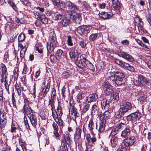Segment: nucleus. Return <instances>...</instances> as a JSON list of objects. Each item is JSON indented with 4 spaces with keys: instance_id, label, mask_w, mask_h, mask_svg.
I'll return each mask as SVG.
<instances>
[{
    "instance_id": "37998d69",
    "label": "nucleus",
    "mask_w": 151,
    "mask_h": 151,
    "mask_svg": "<svg viewBox=\"0 0 151 151\" xmlns=\"http://www.w3.org/2000/svg\"><path fill=\"white\" fill-rule=\"evenodd\" d=\"M18 72H19L18 68L17 67H15L14 68V69L13 71L14 78H15V79L17 78L18 76V75H19Z\"/></svg>"
},
{
    "instance_id": "f8f14e48",
    "label": "nucleus",
    "mask_w": 151,
    "mask_h": 151,
    "mask_svg": "<svg viewBox=\"0 0 151 151\" xmlns=\"http://www.w3.org/2000/svg\"><path fill=\"white\" fill-rule=\"evenodd\" d=\"M110 112L108 111H106L103 113H101L98 114L100 121H104L106 122V120L110 118L111 116Z\"/></svg>"
},
{
    "instance_id": "69168bd1",
    "label": "nucleus",
    "mask_w": 151,
    "mask_h": 151,
    "mask_svg": "<svg viewBox=\"0 0 151 151\" xmlns=\"http://www.w3.org/2000/svg\"><path fill=\"white\" fill-rule=\"evenodd\" d=\"M79 45L82 48H84L86 47V44L84 40H82L80 41Z\"/></svg>"
},
{
    "instance_id": "c756f323",
    "label": "nucleus",
    "mask_w": 151,
    "mask_h": 151,
    "mask_svg": "<svg viewBox=\"0 0 151 151\" xmlns=\"http://www.w3.org/2000/svg\"><path fill=\"white\" fill-rule=\"evenodd\" d=\"M130 133V130L129 128L126 127L124 129L122 132L121 136L122 137H125L129 135Z\"/></svg>"
},
{
    "instance_id": "cd10ccee",
    "label": "nucleus",
    "mask_w": 151,
    "mask_h": 151,
    "mask_svg": "<svg viewBox=\"0 0 151 151\" xmlns=\"http://www.w3.org/2000/svg\"><path fill=\"white\" fill-rule=\"evenodd\" d=\"M109 101L106 99H103L101 101L102 109H105L106 107L108 108L109 106Z\"/></svg>"
},
{
    "instance_id": "79ce46f5",
    "label": "nucleus",
    "mask_w": 151,
    "mask_h": 151,
    "mask_svg": "<svg viewBox=\"0 0 151 151\" xmlns=\"http://www.w3.org/2000/svg\"><path fill=\"white\" fill-rule=\"evenodd\" d=\"M126 124L124 123H121L116 125V127L120 131L123 129H124L126 127Z\"/></svg>"
},
{
    "instance_id": "052dcab7",
    "label": "nucleus",
    "mask_w": 151,
    "mask_h": 151,
    "mask_svg": "<svg viewBox=\"0 0 151 151\" xmlns=\"http://www.w3.org/2000/svg\"><path fill=\"white\" fill-rule=\"evenodd\" d=\"M115 62L117 64H118L122 67V66L124 62L119 59H116L115 60Z\"/></svg>"
},
{
    "instance_id": "423d86ee",
    "label": "nucleus",
    "mask_w": 151,
    "mask_h": 151,
    "mask_svg": "<svg viewBox=\"0 0 151 151\" xmlns=\"http://www.w3.org/2000/svg\"><path fill=\"white\" fill-rule=\"evenodd\" d=\"M87 129L91 134H93L94 131L97 129V123H95L92 118L90 119L88 122Z\"/></svg>"
},
{
    "instance_id": "5fc2aeb1",
    "label": "nucleus",
    "mask_w": 151,
    "mask_h": 151,
    "mask_svg": "<svg viewBox=\"0 0 151 151\" xmlns=\"http://www.w3.org/2000/svg\"><path fill=\"white\" fill-rule=\"evenodd\" d=\"M139 100L140 101V103L143 104L144 101H146L147 100V96L144 95L140 97L139 98Z\"/></svg>"
},
{
    "instance_id": "b1692460",
    "label": "nucleus",
    "mask_w": 151,
    "mask_h": 151,
    "mask_svg": "<svg viewBox=\"0 0 151 151\" xmlns=\"http://www.w3.org/2000/svg\"><path fill=\"white\" fill-rule=\"evenodd\" d=\"M75 48L72 47V50L69 52V55L70 58L72 59H76L77 57H79L78 55L77 50H75Z\"/></svg>"
},
{
    "instance_id": "39448f33",
    "label": "nucleus",
    "mask_w": 151,
    "mask_h": 151,
    "mask_svg": "<svg viewBox=\"0 0 151 151\" xmlns=\"http://www.w3.org/2000/svg\"><path fill=\"white\" fill-rule=\"evenodd\" d=\"M132 108L131 104L125 101H123L120 104V109L124 113L131 109Z\"/></svg>"
},
{
    "instance_id": "1a4fd4ad",
    "label": "nucleus",
    "mask_w": 151,
    "mask_h": 151,
    "mask_svg": "<svg viewBox=\"0 0 151 151\" xmlns=\"http://www.w3.org/2000/svg\"><path fill=\"white\" fill-rule=\"evenodd\" d=\"M142 116V114L139 112L133 113L127 116V120L129 121H136L139 120Z\"/></svg>"
},
{
    "instance_id": "603ef678",
    "label": "nucleus",
    "mask_w": 151,
    "mask_h": 151,
    "mask_svg": "<svg viewBox=\"0 0 151 151\" xmlns=\"http://www.w3.org/2000/svg\"><path fill=\"white\" fill-rule=\"evenodd\" d=\"M98 34L94 33L91 35L89 36V39L91 41H94L97 38Z\"/></svg>"
},
{
    "instance_id": "2eb2a0df",
    "label": "nucleus",
    "mask_w": 151,
    "mask_h": 151,
    "mask_svg": "<svg viewBox=\"0 0 151 151\" xmlns=\"http://www.w3.org/2000/svg\"><path fill=\"white\" fill-rule=\"evenodd\" d=\"M29 119L31 125L33 127L35 128L38 124L37 117L36 114L30 115V116H29Z\"/></svg>"
},
{
    "instance_id": "dca6fc26",
    "label": "nucleus",
    "mask_w": 151,
    "mask_h": 151,
    "mask_svg": "<svg viewBox=\"0 0 151 151\" xmlns=\"http://www.w3.org/2000/svg\"><path fill=\"white\" fill-rule=\"evenodd\" d=\"M81 130L79 128H76L74 134V141L76 144L78 143V140L81 138Z\"/></svg>"
},
{
    "instance_id": "338daca9",
    "label": "nucleus",
    "mask_w": 151,
    "mask_h": 151,
    "mask_svg": "<svg viewBox=\"0 0 151 151\" xmlns=\"http://www.w3.org/2000/svg\"><path fill=\"white\" fill-rule=\"evenodd\" d=\"M146 19L150 24V25L151 26V14H148L146 16Z\"/></svg>"
},
{
    "instance_id": "3c124183",
    "label": "nucleus",
    "mask_w": 151,
    "mask_h": 151,
    "mask_svg": "<svg viewBox=\"0 0 151 151\" xmlns=\"http://www.w3.org/2000/svg\"><path fill=\"white\" fill-rule=\"evenodd\" d=\"M52 116L55 120V121L57 122V119H58L59 116L58 115V114L57 111L55 110L52 112Z\"/></svg>"
},
{
    "instance_id": "680f3d73",
    "label": "nucleus",
    "mask_w": 151,
    "mask_h": 151,
    "mask_svg": "<svg viewBox=\"0 0 151 151\" xmlns=\"http://www.w3.org/2000/svg\"><path fill=\"white\" fill-rule=\"evenodd\" d=\"M0 119H6V113L4 112H2L0 113Z\"/></svg>"
},
{
    "instance_id": "0eeeda50",
    "label": "nucleus",
    "mask_w": 151,
    "mask_h": 151,
    "mask_svg": "<svg viewBox=\"0 0 151 151\" xmlns=\"http://www.w3.org/2000/svg\"><path fill=\"white\" fill-rule=\"evenodd\" d=\"M102 86L105 93L107 95L110 94L114 89L113 87L108 82H104L103 83Z\"/></svg>"
},
{
    "instance_id": "c85d7f7f",
    "label": "nucleus",
    "mask_w": 151,
    "mask_h": 151,
    "mask_svg": "<svg viewBox=\"0 0 151 151\" xmlns=\"http://www.w3.org/2000/svg\"><path fill=\"white\" fill-rule=\"evenodd\" d=\"M119 92L117 91L112 93L111 95L110 100L111 99V101H116L119 99Z\"/></svg>"
},
{
    "instance_id": "c03bdc74",
    "label": "nucleus",
    "mask_w": 151,
    "mask_h": 151,
    "mask_svg": "<svg viewBox=\"0 0 151 151\" xmlns=\"http://www.w3.org/2000/svg\"><path fill=\"white\" fill-rule=\"evenodd\" d=\"M71 21L72 22L73 20L74 21L76 19L78 18V17H79V16H81V15L80 14H77L76 13H73V14H71Z\"/></svg>"
},
{
    "instance_id": "4468645a",
    "label": "nucleus",
    "mask_w": 151,
    "mask_h": 151,
    "mask_svg": "<svg viewBox=\"0 0 151 151\" xmlns=\"http://www.w3.org/2000/svg\"><path fill=\"white\" fill-rule=\"evenodd\" d=\"M71 16L70 14H68L65 16L62 22V24L63 27H65L68 25L71 22Z\"/></svg>"
},
{
    "instance_id": "9d476101",
    "label": "nucleus",
    "mask_w": 151,
    "mask_h": 151,
    "mask_svg": "<svg viewBox=\"0 0 151 151\" xmlns=\"http://www.w3.org/2000/svg\"><path fill=\"white\" fill-rule=\"evenodd\" d=\"M22 111H23V113L24 114V116H26L27 115L28 117L30 115L35 114V113L31 109L29 105L27 106L26 104H24Z\"/></svg>"
},
{
    "instance_id": "bb28decb",
    "label": "nucleus",
    "mask_w": 151,
    "mask_h": 151,
    "mask_svg": "<svg viewBox=\"0 0 151 151\" xmlns=\"http://www.w3.org/2000/svg\"><path fill=\"white\" fill-rule=\"evenodd\" d=\"M70 134L67 132L64 137V140H62L61 141L65 142L68 145H70L72 141L70 139Z\"/></svg>"
},
{
    "instance_id": "ea45409f",
    "label": "nucleus",
    "mask_w": 151,
    "mask_h": 151,
    "mask_svg": "<svg viewBox=\"0 0 151 151\" xmlns=\"http://www.w3.org/2000/svg\"><path fill=\"white\" fill-rule=\"evenodd\" d=\"M85 67L91 70L93 72L95 70V68L93 65L88 60Z\"/></svg>"
},
{
    "instance_id": "473e14b6",
    "label": "nucleus",
    "mask_w": 151,
    "mask_h": 151,
    "mask_svg": "<svg viewBox=\"0 0 151 151\" xmlns=\"http://www.w3.org/2000/svg\"><path fill=\"white\" fill-rule=\"evenodd\" d=\"M111 145L113 147H116L118 143V139L117 137H113L111 139Z\"/></svg>"
},
{
    "instance_id": "aec40b11",
    "label": "nucleus",
    "mask_w": 151,
    "mask_h": 151,
    "mask_svg": "<svg viewBox=\"0 0 151 151\" xmlns=\"http://www.w3.org/2000/svg\"><path fill=\"white\" fill-rule=\"evenodd\" d=\"M66 4L69 11L71 12H75L77 11V6L73 3L70 1H68L66 2Z\"/></svg>"
},
{
    "instance_id": "4c0bfd02",
    "label": "nucleus",
    "mask_w": 151,
    "mask_h": 151,
    "mask_svg": "<svg viewBox=\"0 0 151 151\" xmlns=\"http://www.w3.org/2000/svg\"><path fill=\"white\" fill-rule=\"evenodd\" d=\"M63 16V15L61 14H60L58 12H56L54 13L53 18L55 20L58 21L61 19L62 18Z\"/></svg>"
},
{
    "instance_id": "2f4dec72",
    "label": "nucleus",
    "mask_w": 151,
    "mask_h": 151,
    "mask_svg": "<svg viewBox=\"0 0 151 151\" xmlns=\"http://www.w3.org/2000/svg\"><path fill=\"white\" fill-rule=\"evenodd\" d=\"M106 123V122L104 121H100L98 129L99 133L102 132L104 130Z\"/></svg>"
},
{
    "instance_id": "8fccbe9b",
    "label": "nucleus",
    "mask_w": 151,
    "mask_h": 151,
    "mask_svg": "<svg viewBox=\"0 0 151 151\" xmlns=\"http://www.w3.org/2000/svg\"><path fill=\"white\" fill-rule=\"evenodd\" d=\"M45 87L46 88L45 90L44 91L43 93V96L44 97H45L46 96L47 93L49 91V88H50V84H48V83Z\"/></svg>"
},
{
    "instance_id": "a878e982",
    "label": "nucleus",
    "mask_w": 151,
    "mask_h": 151,
    "mask_svg": "<svg viewBox=\"0 0 151 151\" xmlns=\"http://www.w3.org/2000/svg\"><path fill=\"white\" fill-rule=\"evenodd\" d=\"M18 128V125L15 121H12L11 125V132L12 133H16V130Z\"/></svg>"
},
{
    "instance_id": "de8ad7c7",
    "label": "nucleus",
    "mask_w": 151,
    "mask_h": 151,
    "mask_svg": "<svg viewBox=\"0 0 151 151\" xmlns=\"http://www.w3.org/2000/svg\"><path fill=\"white\" fill-rule=\"evenodd\" d=\"M68 39L67 40V43L69 46H72L73 45V43L72 42V37L70 36H67Z\"/></svg>"
},
{
    "instance_id": "4be33fe9",
    "label": "nucleus",
    "mask_w": 151,
    "mask_h": 151,
    "mask_svg": "<svg viewBox=\"0 0 151 151\" xmlns=\"http://www.w3.org/2000/svg\"><path fill=\"white\" fill-rule=\"evenodd\" d=\"M0 73L1 76H8L6 68L5 65L3 63L0 64Z\"/></svg>"
},
{
    "instance_id": "72a5a7b5",
    "label": "nucleus",
    "mask_w": 151,
    "mask_h": 151,
    "mask_svg": "<svg viewBox=\"0 0 151 151\" xmlns=\"http://www.w3.org/2000/svg\"><path fill=\"white\" fill-rule=\"evenodd\" d=\"M19 144L21 147L23 151L26 150L27 144L22 139H19Z\"/></svg>"
},
{
    "instance_id": "6e6552de",
    "label": "nucleus",
    "mask_w": 151,
    "mask_h": 151,
    "mask_svg": "<svg viewBox=\"0 0 151 151\" xmlns=\"http://www.w3.org/2000/svg\"><path fill=\"white\" fill-rule=\"evenodd\" d=\"M136 141V138L134 136H130L129 137L126 138L123 140V143L126 147L131 146Z\"/></svg>"
},
{
    "instance_id": "412c9836",
    "label": "nucleus",
    "mask_w": 151,
    "mask_h": 151,
    "mask_svg": "<svg viewBox=\"0 0 151 151\" xmlns=\"http://www.w3.org/2000/svg\"><path fill=\"white\" fill-rule=\"evenodd\" d=\"M100 17L104 19H108L110 18L112 15V14L111 12H102L99 13Z\"/></svg>"
},
{
    "instance_id": "a18cd8bd",
    "label": "nucleus",
    "mask_w": 151,
    "mask_h": 151,
    "mask_svg": "<svg viewBox=\"0 0 151 151\" xmlns=\"http://www.w3.org/2000/svg\"><path fill=\"white\" fill-rule=\"evenodd\" d=\"M85 97V94L81 92H79L77 96V101L79 102Z\"/></svg>"
},
{
    "instance_id": "e433bc0d",
    "label": "nucleus",
    "mask_w": 151,
    "mask_h": 151,
    "mask_svg": "<svg viewBox=\"0 0 151 151\" xmlns=\"http://www.w3.org/2000/svg\"><path fill=\"white\" fill-rule=\"evenodd\" d=\"M98 108L96 104H94L92 106L91 112V115L92 116H93L97 113L98 111Z\"/></svg>"
},
{
    "instance_id": "f257e3e1",
    "label": "nucleus",
    "mask_w": 151,
    "mask_h": 151,
    "mask_svg": "<svg viewBox=\"0 0 151 151\" xmlns=\"http://www.w3.org/2000/svg\"><path fill=\"white\" fill-rule=\"evenodd\" d=\"M124 75L121 71H114L111 73L108 78L109 79L113 82L118 85H120L124 83L123 80Z\"/></svg>"
},
{
    "instance_id": "7ed1b4c3",
    "label": "nucleus",
    "mask_w": 151,
    "mask_h": 151,
    "mask_svg": "<svg viewBox=\"0 0 151 151\" xmlns=\"http://www.w3.org/2000/svg\"><path fill=\"white\" fill-rule=\"evenodd\" d=\"M91 29V27L90 25L81 26L78 27L75 31L76 32L81 35L88 32Z\"/></svg>"
},
{
    "instance_id": "0e129e2a",
    "label": "nucleus",
    "mask_w": 151,
    "mask_h": 151,
    "mask_svg": "<svg viewBox=\"0 0 151 151\" xmlns=\"http://www.w3.org/2000/svg\"><path fill=\"white\" fill-rule=\"evenodd\" d=\"M54 103L53 102V100L52 99H50L49 100V104L47 106L48 108L50 107H52L54 106Z\"/></svg>"
},
{
    "instance_id": "5701e85b",
    "label": "nucleus",
    "mask_w": 151,
    "mask_h": 151,
    "mask_svg": "<svg viewBox=\"0 0 151 151\" xmlns=\"http://www.w3.org/2000/svg\"><path fill=\"white\" fill-rule=\"evenodd\" d=\"M98 98V95L96 93L90 94L87 97L86 101L88 102H91L95 101Z\"/></svg>"
},
{
    "instance_id": "a19ab883",
    "label": "nucleus",
    "mask_w": 151,
    "mask_h": 151,
    "mask_svg": "<svg viewBox=\"0 0 151 151\" xmlns=\"http://www.w3.org/2000/svg\"><path fill=\"white\" fill-rule=\"evenodd\" d=\"M67 144L65 142L61 141L60 148L62 151H68Z\"/></svg>"
},
{
    "instance_id": "a211bd4d",
    "label": "nucleus",
    "mask_w": 151,
    "mask_h": 151,
    "mask_svg": "<svg viewBox=\"0 0 151 151\" xmlns=\"http://www.w3.org/2000/svg\"><path fill=\"white\" fill-rule=\"evenodd\" d=\"M92 134V136L91 137L89 134H88L86 137V139L88 143H91L95 144L97 142V139L95 136L94 132L93 134Z\"/></svg>"
},
{
    "instance_id": "393cba45",
    "label": "nucleus",
    "mask_w": 151,
    "mask_h": 151,
    "mask_svg": "<svg viewBox=\"0 0 151 151\" xmlns=\"http://www.w3.org/2000/svg\"><path fill=\"white\" fill-rule=\"evenodd\" d=\"M14 24L11 22H7L5 25V30L6 32H9L14 27Z\"/></svg>"
},
{
    "instance_id": "f3484780",
    "label": "nucleus",
    "mask_w": 151,
    "mask_h": 151,
    "mask_svg": "<svg viewBox=\"0 0 151 151\" xmlns=\"http://www.w3.org/2000/svg\"><path fill=\"white\" fill-rule=\"evenodd\" d=\"M119 55L122 57L129 61L132 62L134 60V58L132 56L125 52H121Z\"/></svg>"
},
{
    "instance_id": "f03ea898",
    "label": "nucleus",
    "mask_w": 151,
    "mask_h": 151,
    "mask_svg": "<svg viewBox=\"0 0 151 151\" xmlns=\"http://www.w3.org/2000/svg\"><path fill=\"white\" fill-rule=\"evenodd\" d=\"M57 42L56 35L54 32L50 33L49 41L47 43V48L48 53H51L57 47Z\"/></svg>"
},
{
    "instance_id": "bf43d9fd",
    "label": "nucleus",
    "mask_w": 151,
    "mask_h": 151,
    "mask_svg": "<svg viewBox=\"0 0 151 151\" xmlns=\"http://www.w3.org/2000/svg\"><path fill=\"white\" fill-rule=\"evenodd\" d=\"M59 125L62 127V128L64 126L63 122L62 120L60 118L59 119H58L57 120V122H56Z\"/></svg>"
},
{
    "instance_id": "864d4df0",
    "label": "nucleus",
    "mask_w": 151,
    "mask_h": 151,
    "mask_svg": "<svg viewBox=\"0 0 151 151\" xmlns=\"http://www.w3.org/2000/svg\"><path fill=\"white\" fill-rule=\"evenodd\" d=\"M6 122V119H0V127L3 128L5 127Z\"/></svg>"
},
{
    "instance_id": "9b49d317",
    "label": "nucleus",
    "mask_w": 151,
    "mask_h": 151,
    "mask_svg": "<svg viewBox=\"0 0 151 151\" xmlns=\"http://www.w3.org/2000/svg\"><path fill=\"white\" fill-rule=\"evenodd\" d=\"M146 82V79L145 77L142 76L138 75L137 79L134 80L133 83L134 85L138 86L141 85H145Z\"/></svg>"
},
{
    "instance_id": "774afa93",
    "label": "nucleus",
    "mask_w": 151,
    "mask_h": 151,
    "mask_svg": "<svg viewBox=\"0 0 151 151\" xmlns=\"http://www.w3.org/2000/svg\"><path fill=\"white\" fill-rule=\"evenodd\" d=\"M52 126L53 128L54 131H58L59 128L57 124L54 122L52 124Z\"/></svg>"
},
{
    "instance_id": "09e8293b",
    "label": "nucleus",
    "mask_w": 151,
    "mask_h": 151,
    "mask_svg": "<svg viewBox=\"0 0 151 151\" xmlns=\"http://www.w3.org/2000/svg\"><path fill=\"white\" fill-rule=\"evenodd\" d=\"M24 124L26 126V128L28 129L31 130V129L28 124L27 118L26 116H24Z\"/></svg>"
},
{
    "instance_id": "4d7b16f0",
    "label": "nucleus",
    "mask_w": 151,
    "mask_h": 151,
    "mask_svg": "<svg viewBox=\"0 0 151 151\" xmlns=\"http://www.w3.org/2000/svg\"><path fill=\"white\" fill-rule=\"evenodd\" d=\"M63 52V51L61 49H58L56 52V55L59 57H61L62 54Z\"/></svg>"
},
{
    "instance_id": "13d9d810",
    "label": "nucleus",
    "mask_w": 151,
    "mask_h": 151,
    "mask_svg": "<svg viewBox=\"0 0 151 151\" xmlns=\"http://www.w3.org/2000/svg\"><path fill=\"white\" fill-rule=\"evenodd\" d=\"M56 96V92L55 90L53 88L52 91V94L51 95V99H52L53 100L55 99V97Z\"/></svg>"
},
{
    "instance_id": "7c9ffc66",
    "label": "nucleus",
    "mask_w": 151,
    "mask_h": 151,
    "mask_svg": "<svg viewBox=\"0 0 151 151\" xmlns=\"http://www.w3.org/2000/svg\"><path fill=\"white\" fill-rule=\"evenodd\" d=\"M134 20L137 23V21H138V23L139 24V22H140V19L138 18H135ZM139 26H138V28L139 31L140 33L142 34L144 32L143 27L141 25H140L139 24Z\"/></svg>"
},
{
    "instance_id": "c9c22d12",
    "label": "nucleus",
    "mask_w": 151,
    "mask_h": 151,
    "mask_svg": "<svg viewBox=\"0 0 151 151\" xmlns=\"http://www.w3.org/2000/svg\"><path fill=\"white\" fill-rule=\"evenodd\" d=\"M125 113L120 109H119L115 112L114 116L115 117L118 119H119L124 116Z\"/></svg>"
},
{
    "instance_id": "f704fd0d",
    "label": "nucleus",
    "mask_w": 151,
    "mask_h": 151,
    "mask_svg": "<svg viewBox=\"0 0 151 151\" xmlns=\"http://www.w3.org/2000/svg\"><path fill=\"white\" fill-rule=\"evenodd\" d=\"M37 18L39 20H40L44 24H46L48 23V19L46 18L44 15H41L38 17Z\"/></svg>"
},
{
    "instance_id": "6e6d98bb",
    "label": "nucleus",
    "mask_w": 151,
    "mask_h": 151,
    "mask_svg": "<svg viewBox=\"0 0 151 151\" xmlns=\"http://www.w3.org/2000/svg\"><path fill=\"white\" fill-rule=\"evenodd\" d=\"M120 131L116 127L112 129L111 133L112 135H115L117 134Z\"/></svg>"
},
{
    "instance_id": "e2e57ef3",
    "label": "nucleus",
    "mask_w": 151,
    "mask_h": 151,
    "mask_svg": "<svg viewBox=\"0 0 151 151\" xmlns=\"http://www.w3.org/2000/svg\"><path fill=\"white\" fill-rule=\"evenodd\" d=\"M26 49H22L21 50L20 56L21 58H24L26 52Z\"/></svg>"
},
{
    "instance_id": "49530a36",
    "label": "nucleus",
    "mask_w": 151,
    "mask_h": 151,
    "mask_svg": "<svg viewBox=\"0 0 151 151\" xmlns=\"http://www.w3.org/2000/svg\"><path fill=\"white\" fill-rule=\"evenodd\" d=\"M25 39V36L24 34L21 33L18 36V40L19 42H22Z\"/></svg>"
},
{
    "instance_id": "ddd939ff",
    "label": "nucleus",
    "mask_w": 151,
    "mask_h": 151,
    "mask_svg": "<svg viewBox=\"0 0 151 151\" xmlns=\"http://www.w3.org/2000/svg\"><path fill=\"white\" fill-rule=\"evenodd\" d=\"M69 114L71 118L74 121H76V117L79 116L77 109L76 107L69 108Z\"/></svg>"
},
{
    "instance_id": "20e7f679",
    "label": "nucleus",
    "mask_w": 151,
    "mask_h": 151,
    "mask_svg": "<svg viewBox=\"0 0 151 151\" xmlns=\"http://www.w3.org/2000/svg\"><path fill=\"white\" fill-rule=\"evenodd\" d=\"M88 60L83 57L82 56H80L79 57H77L75 60V63L76 65L79 68H83L85 67L87 63V61Z\"/></svg>"
},
{
    "instance_id": "58836bf2",
    "label": "nucleus",
    "mask_w": 151,
    "mask_h": 151,
    "mask_svg": "<svg viewBox=\"0 0 151 151\" xmlns=\"http://www.w3.org/2000/svg\"><path fill=\"white\" fill-rule=\"evenodd\" d=\"M59 118H60L63 114L60 102H58V105L56 111Z\"/></svg>"
},
{
    "instance_id": "6ab92c4d",
    "label": "nucleus",
    "mask_w": 151,
    "mask_h": 151,
    "mask_svg": "<svg viewBox=\"0 0 151 151\" xmlns=\"http://www.w3.org/2000/svg\"><path fill=\"white\" fill-rule=\"evenodd\" d=\"M112 8L115 10H118L121 7V4L119 0H111Z\"/></svg>"
}]
</instances>
